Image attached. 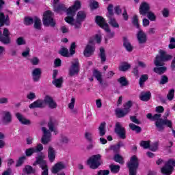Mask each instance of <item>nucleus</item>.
<instances>
[{
  "instance_id": "obj_1",
  "label": "nucleus",
  "mask_w": 175,
  "mask_h": 175,
  "mask_svg": "<svg viewBox=\"0 0 175 175\" xmlns=\"http://www.w3.org/2000/svg\"><path fill=\"white\" fill-rule=\"evenodd\" d=\"M159 54L157 55L154 58V64L155 67L153 70L157 75H163L166 72V67L163 66L165 65L164 62H167V61H170L173 59V56L172 55L166 54V51L162 49L159 51Z\"/></svg>"
},
{
  "instance_id": "obj_2",
  "label": "nucleus",
  "mask_w": 175,
  "mask_h": 175,
  "mask_svg": "<svg viewBox=\"0 0 175 175\" xmlns=\"http://www.w3.org/2000/svg\"><path fill=\"white\" fill-rule=\"evenodd\" d=\"M80 8H81V3L80 1H76L74 5L67 10L68 16L65 18L66 23H68V24H70L71 25H74L76 29L81 28L82 22H81V21L77 19L76 22L73 24V21H75V18L73 17L76 16V12H77Z\"/></svg>"
},
{
  "instance_id": "obj_3",
  "label": "nucleus",
  "mask_w": 175,
  "mask_h": 175,
  "mask_svg": "<svg viewBox=\"0 0 175 175\" xmlns=\"http://www.w3.org/2000/svg\"><path fill=\"white\" fill-rule=\"evenodd\" d=\"M57 126V122L50 120L48 122V128L49 130H47L46 127H42L41 130L42 131L43 135L41 139L42 144H48L51 142V132H54L55 135L58 133V131L55 128Z\"/></svg>"
},
{
  "instance_id": "obj_4",
  "label": "nucleus",
  "mask_w": 175,
  "mask_h": 175,
  "mask_svg": "<svg viewBox=\"0 0 175 175\" xmlns=\"http://www.w3.org/2000/svg\"><path fill=\"white\" fill-rule=\"evenodd\" d=\"M133 24L137 29H139L137 33V40L139 44H146L147 43V34L140 29V25L139 24V16L134 15L133 17Z\"/></svg>"
},
{
  "instance_id": "obj_5",
  "label": "nucleus",
  "mask_w": 175,
  "mask_h": 175,
  "mask_svg": "<svg viewBox=\"0 0 175 175\" xmlns=\"http://www.w3.org/2000/svg\"><path fill=\"white\" fill-rule=\"evenodd\" d=\"M95 21L99 27L103 28L107 32V38L108 39H111V38H114V31H111L110 30V27H109V25L105 21V18L101 16H96Z\"/></svg>"
},
{
  "instance_id": "obj_6",
  "label": "nucleus",
  "mask_w": 175,
  "mask_h": 175,
  "mask_svg": "<svg viewBox=\"0 0 175 175\" xmlns=\"http://www.w3.org/2000/svg\"><path fill=\"white\" fill-rule=\"evenodd\" d=\"M102 163L103 161H102V155L100 154L93 155L88 160V165L91 169H98Z\"/></svg>"
},
{
  "instance_id": "obj_7",
  "label": "nucleus",
  "mask_w": 175,
  "mask_h": 175,
  "mask_svg": "<svg viewBox=\"0 0 175 175\" xmlns=\"http://www.w3.org/2000/svg\"><path fill=\"white\" fill-rule=\"evenodd\" d=\"M42 23L44 27H55V22L54 21V14L51 11L48 10L44 13Z\"/></svg>"
},
{
  "instance_id": "obj_8",
  "label": "nucleus",
  "mask_w": 175,
  "mask_h": 175,
  "mask_svg": "<svg viewBox=\"0 0 175 175\" xmlns=\"http://www.w3.org/2000/svg\"><path fill=\"white\" fill-rule=\"evenodd\" d=\"M4 5L5 1L0 0V27L4 25H7V27L10 25V18H9V15L7 14L5 16V13L2 12Z\"/></svg>"
},
{
  "instance_id": "obj_9",
  "label": "nucleus",
  "mask_w": 175,
  "mask_h": 175,
  "mask_svg": "<svg viewBox=\"0 0 175 175\" xmlns=\"http://www.w3.org/2000/svg\"><path fill=\"white\" fill-rule=\"evenodd\" d=\"M155 126L159 132H163L165 131V125L170 129H173V122L170 120L160 119V121L155 122Z\"/></svg>"
},
{
  "instance_id": "obj_10",
  "label": "nucleus",
  "mask_w": 175,
  "mask_h": 175,
  "mask_svg": "<svg viewBox=\"0 0 175 175\" xmlns=\"http://www.w3.org/2000/svg\"><path fill=\"white\" fill-rule=\"evenodd\" d=\"M80 72V63L79 62V59H74L71 62V66L69 68L68 75L70 77L73 76H77Z\"/></svg>"
},
{
  "instance_id": "obj_11",
  "label": "nucleus",
  "mask_w": 175,
  "mask_h": 175,
  "mask_svg": "<svg viewBox=\"0 0 175 175\" xmlns=\"http://www.w3.org/2000/svg\"><path fill=\"white\" fill-rule=\"evenodd\" d=\"M175 160L174 159H170L166 163L164 167L161 168V173L165 175H170L174 170Z\"/></svg>"
},
{
  "instance_id": "obj_12",
  "label": "nucleus",
  "mask_w": 175,
  "mask_h": 175,
  "mask_svg": "<svg viewBox=\"0 0 175 175\" xmlns=\"http://www.w3.org/2000/svg\"><path fill=\"white\" fill-rule=\"evenodd\" d=\"M36 165H40V167L42 170L41 175H49V168L46 161L43 160V156H38L36 158V162L33 165L36 166Z\"/></svg>"
},
{
  "instance_id": "obj_13",
  "label": "nucleus",
  "mask_w": 175,
  "mask_h": 175,
  "mask_svg": "<svg viewBox=\"0 0 175 175\" xmlns=\"http://www.w3.org/2000/svg\"><path fill=\"white\" fill-rule=\"evenodd\" d=\"M95 53V40L90 39L89 40L88 44L86 45L84 51L83 55L85 57H91V55H94Z\"/></svg>"
},
{
  "instance_id": "obj_14",
  "label": "nucleus",
  "mask_w": 175,
  "mask_h": 175,
  "mask_svg": "<svg viewBox=\"0 0 175 175\" xmlns=\"http://www.w3.org/2000/svg\"><path fill=\"white\" fill-rule=\"evenodd\" d=\"M114 132L120 139H126V131L120 122H116L115 124Z\"/></svg>"
},
{
  "instance_id": "obj_15",
  "label": "nucleus",
  "mask_w": 175,
  "mask_h": 175,
  "mask_svg": "<svg viewBox=\"0 0 175 175\" xmlns=\"http://www.w3.org/2000/svg\"><path fill=\"white\" fill-rule=\"evenodd\" d=\"M65 167H66V166L64 163L62 162L57 163L52 168V173L53 174H57V175H65V172H61V170H64Z\"/></svg>"
},
{
  "instance_id": "obj_16",
  "label": "nucleus",
  "mask_w": 175,
  "mask_h": 175,
  "mask_svg": "<svg viewBox=\"0 0 175 175\" xmlns=\"http://www.w3.org/2000/svg\"><path fill=\"white\" fill-rule=\"evenodd\" d=\"M139 10L141 16H146L148 12L151 10V6L148 3L144 1L141 3Z\"/></svg>"
},
{
  "instance_id": "obj_17",
  "label": "nucleus",
  "mask_w": 175,
  "mask_h": 175,
  "mask_svg": "<svg viewBox=\"0 0 175 175\" xmlns=\"http://www.w3.org/2000/svg\"><path fill=\"white\" fill-rule=\"evenodd\" d=\"M139 159L136 155L132 157V175L137 174V169H139Z\"/></svg>"
},
{
  "instance_id": "obj_18",
  "label": "nucleus",
  "mask_w": 175,
  "mask_h": 175,
  "mask_svg": "<svg viewBox=\"0 0 175 175\" xmlns=\"http://www.w3.org/2000/svg\"><path fill=\"white\" fill-rule=\"evenodd\" d=\"M2 120L5 122V124H10L12 122L13 118L12 116V113L9 111H3L1 112Z\"/></svg>"
},
{
  "instance_id": "obj_19",
  "label": "nucleus",
  "mask_w": 175,
  "mask_h": 175,
  "mask_svg": "<svg viewBox=\"0 0 175 175\" xmlns=\"http://www.w3.org/2000/svg\"><path fill=\"white\" fill-rule=\"evenodd\" d=\"M31 76L33 81L35 82L39 81L40 80V77L42 76V68H36L32 70Z\"/></svg>"
},
{
  "instance_id": "obj_20",
  "label": "nucleus",
  "mask_w": 175,
  "mask_h": 175,
  "mask_svg": "<svg viewBox=\"0 0 175 175\" xmlns=\"http://www.w3.org/2000/svg\"><path fill=\"white\" fill-rule=\"evenodd\" d=\"M29 109H43L44 107V101L42 99H38L29 106Z\"/></svg>"
},
{
  "instance_id": "obj_21",
  "label": "nucleus",
  "mask_w": 175,
  "mask_h": 175,
  "mask_svg": "<svg viewBox=\"0 0 175 175\" xmlns=\"http://www.w3.org/2000/svg\"><path fill=\"white\" fill-rule=\"evenodd\" d=\"M44 102L46 105H49L50 109H55L57 107V103L54 102V100L50 96H46Z\"/></svg>"
},
{
  "instance_id": "obj_22",
  "label": "nucleus",
  "mask_w": 175,
  "mask_h": 175,
  "mask_svg": "<svg viewBox=\"0 0 175 175\" xmlns=\"http://www.w3.org/2000/svg\"><path fill=\"white\" fill-rule=\"evenodd\" d=\"M16 117L18 121L23 124V125H29L31 124V121L29 120H27L20 113H16Z\"/></svg>"
},
{
  "instance_id": "obj_23",
  "label": "nucleus",
  "mask_w": 175,
  "mask_h": 175,
  "mask_svg": "<svg viewBox=\"0 0 175 175\" xmlns=\"http://www.w3.org/2000/svg\"><path fill=\"white\" fill-rule=\"evenodd\" d=\"M161 117H162V114L161 113H155L152 116L151 113H149L146 115V118H148V120H150V121H156V122H157V121H161V120H163L162 118H161Z\"/></svg>"
},
{
  "instance_id": "obj_24",
  "label": "nucleus",
  "mask_w": 175,
  "mask_h": 175,
  "mask_svg": "<svg viewBox=\"0 0 175 175\" xmlns=\"http://www.w3.org/2000/svg\"><path fill=\"white\" fill-rule=\"evenodd\" d=\"M48 158L50 162H54L55 159V149L53 146H49L48 148Z\"/></svg>"
},
{
  "instance_id": "obj_25",
  "label": "nucleus",
  "mask_w": 175,
  "mask_h": 175,
  "mask_svg": "<svg viewBox=\"0 0 175 175\" xmlns=\"http://www.w3.org/2000/svg\"><path fill=\"white\" fill-rule=\"evenodd\" d=\"M139 99L143 102H148L149 99H151V92H142L139 95Z\"/></svg>"
},
{
  "instance_id": "obj_26",
  "label": "nucleus",
  "mask_w": 175,
  "mask_h": 175,
  "mask_svg": "<svg viewBox=\"0 0 175 175\" xmlns=\"http://www.w3.org/2000/svg\"><path fill=\"white\" fill-rule=\"evenodd\" d=\"M93 76L96 79L100 85H103V79H102V72L98 71V70H94L93 72Z\"/></svg>"
},
{
  "instance_id": "obj_27",
  "label": "nucleus",
  "mask_w": 175,
  "mask_h": 175,
  "mask_svg": "<svg viewBox=\"0 0 175 175\" xmlns=\"http://www.w3.org/2000/svg\"><path fill=\"white\" fill-rule=\"evenodd\" d=\"M62 83H64V78L62 77L59 79L56 78L52 81L53 85L57 88H61V87H62Z\"/></svg>"
},
{
  "instance_id": "obj_28",
  "label": "nucleus",
  "mask_w": 175,
  "mask_h": 175,
  "mask_svg": "<svg viewBox=\"0 0 175 175\" xmlns=\"http://www.w3.org/2000/svg\"><path fill=\"white\" fill-rule=\"evenodd\" d=\"M123 46L127 51H132V44L126 37L123 38Z\"/></svg>"
},
{
  "instance_id": "obj_29",
  "label": "nucleus",
  "mask_w": 175,
  "mask_h": 175,
  "mask_svg": "<svg viewBox=\"0 0 175 175\" xmlns=\"http://www.w3.org/2000/svg\"><path fill=\"white\" fill-rule=\"evenodd\" d=\"M98 131H99L100 136L103 137L106 135V122H103L100 124L98 127Z\"/></svg>"
},
{
  "instance_id": "obj_30",
  "label": "nucleus",
  "mask_w": 175,
  "mask_h": 175,
  "mask_svg": "<svg viewBox=\"0 0 175 175\" xmlns=\"http://www.w3.org/2000/svg\"><path fill=\"white\" fill-rule=\"evenodd\" d=\"M131 64H128L126 62H123L120 64V66H119V70L120 72H126L128 69H130Z\"/></svg>"
},
{
  "instance_id": "obj_31",
  "label": "nucleus",
  "mask_w": 175,
  "mask_h": 175,
  "mask_svg": "<svg viewBox=\"0 0 175 175\" xmlns=\"http://www.w3.org/2000/svg\"><path fill=\"white\" fill-rule=\"evenodd\" d=\"M109 18V23L111 27L113 28H120V25H118V23H117V21H116V18H114V16H108Z\"/></svg>"
},
{
  "instance_id": "obj_32",
  "label": "nucleus",
  "mask_w": 175,
  "mask_h": 175,
  "mask_svg": "<svg viewBox=\"0 0 175 175\" xmlns=\"http://www.w3.org/2000/svg\"><path fill=\"white\" fill-rule=\"evenodd\" d=\"M34 28L38 31L42 29V21L37 16L34 17Z\"/></svg>"
},
{
  "instance_id": "obj_33",
  "label": "nucleus",
  "mask_w": 175,
  "mask_h": 175,
  "mask_svg": "<svg viewBox=\"0 0 175 175\" xmlns=\"http://www.w3.org/2000/svg\"><path fill=\"white\" fill-rule=\"evenodd\" d=\"M87 17V14L84 11H79L77 15V20L83 23Z\"/></svg>"
},
{
  "instance_id": "obj_34",
  "label": "nucleus",
  "mask_w": 175,
  "mask_h": 175,
  "mask_svg": "<svg viewBox=\"0 0 175 175\" xmlns=\"http://www.w3.org/2000/svg\"><path fill=\"white\" fill-rule=\"evenodd\" d=\"M115 113L118 118H122V117H125V116L128 114L124 109H122L121 108H117L115 110Z\"/></svg>"
},
{
  "instance_id": "obj_35",
  "label": "nucleus",
  "mask_w": 175,
  "mask_h": 175,
  "mask_svg": "<svg viewBox=\"0 0 175 175\" xmlns=\"http://www.w3.org/2000/svg\"><path fill=\"white\" fill-rule=\"evenodd\" d=\"M113 161L115 162H118V163H120V165H124V157L122 156L116 154L113 157Z\"/></svg>"
},
{
  "instance_id": "obj_36",
  "label": "nucleus",
  "mask_w": 175,
  "mask_h": 175,
  "mask_svg": "<svg viewBox=\"0 0 175 175\" xmlns=\"http://www.w3.org/2000/svg\"><path fill=\"white\" fill-rule=\"evenodd\" d=\"M98 56L101 59V64L106 62V52L105 51V49L100 48V53L98 54Z\"/></svg>"
},
{
  "instance_id": "obj_37",
  "label": "nucleus",
  "mask_w": 175,
  "mask_h": 175,
  "mask_svg": "<svg viewBox=\"0 0 175 175\" xmlns=\"http://www.w3.org/2000/svg\"><path fill=\"white\" fill-rule=\"evenodd\" d=\"M118 83H120L122 87H126V85H129V82L128 80H126V78L125 77H122L118 79Z\"/></svg>"
},
{
  "instance_id": "obj_38",
  "label": "nucleus",
  "mask_w": 175,
  "mask_h": 175,
  "mask_svg": "<svg viewBox=\"0 0 175 175\" xmlns=\"http://www.w3.org/2000/svg\"><path fill=\"white\" fill-rule=\"evenodd\" d=\"M109 169L111 173L117 174L118 173V172H120V169H121V166L118 165L111 164V165H109Z\"/></svg>"
},
{
  "instance_id": "obj_39",
  "label": "nucleus",
  "mask_w": 175,
  "mask_h": 175,
  "mask_svg": "<svg viewBox=\"0 0 175 175\" xmlns=\"http://www.w3.org/2000/svg\"><path fill=\"white\" fill-rule=\"evenodd\" d=\"M148 80V75H142L139 79V87H143L144 83Z\"/></svg>"
},
{
  "instance_id": "obj_40",
  "label": "nucleus",
  "mask_w": 175,
  "mask_h": 175,
  "mask_svg": "<svg viewBox=\"0 0 175 175\" xmlns=\"http://www.w3.org/2000/svg\"><path fill=\"white\" fill-rule=\"evenodd\" d=\"M59 53H60L61 55H62V57H72L70 53H69V51L66 48H62Z\"/></svg>"
},
{
  "instance_id": "obj_41",
  "label": "nucleus",
  "mask_w": 175,
  "mask_h": 175,
  "mask_svg": "<svg viewBox=\"0 0 175 175\" xmlns=\"http://www.w3.org/2000/svg\"><path fill=\"white\" fill-rule=\"evenodd\" d=\"M151 143V141H141L139 143L140 147H142L144 150H147L148 148H150V144Z\"/></svg>"
},
{
  "instance_id": "obj_42",
  "label": "nucleus",
  "mask_w": 175,
  "mask_h": 175,
  "mask_svg": "<svg viewBox=\"0 0 175 175\" xmlns=\"http://www.w3.org/2000/svg\"><path fill=\"white\" fill-rule=\"evenodd\" d=\"M24 170L25 173H27V174H33L36 172V170L35 169H33L32 166L31 165H26Z\"/></svg>"
},
{
  "instance_id": "obj_43",
  "label": "nucleus",
  "mask_w": 175,
  "mask_h": 175,
  "mask_svg": "<svg viewBox=\"0 0 175 175\" xmlns=\"http://www.w3.org/2000/svg\"><path fill=\"white\" fill-rule=\"evenodd\" d=\"M132 106V101L129 100L127 103H126L125 104H124V111L128 114V113H129L130 111V109Z\"/></svg>"
},
{
  "instance_id": "obj_44",
  "label": "nucleus",
  "mask_w": 175,
  "mask_h": 175,
  "mask_svg": "<svg viewBox=\"0 0 175 175\" xmlns=\"http://www.w3.org/2000/svg\"><path fill=\"white\" fill-rule=\"evenodd\" d=\"M114 6L113 4H109L107 7V17H111L114 16V12H113V8Z\"/></svg>"
},
{
  "instance_id": "obj_45",
  "label": "nucleus",
  "mask_w": 175,
  "mask_h": 175,
  "mask_svg": "<svg viewBox=\"0 0 175 175\" xmlns=\"http://www.w3.org/2000/svg\"><path fill=\"white\" fill-rule=\"evenodd\" d=\"M90 6L92 10H95L96 9H98V8H99V3L94 0H90Z\"/></svg>"
},
{
  "instance_id": "obj_46",
  "label": "nucleus",
  "mask_w": 175,
  "mask_h": 175,
  "mask_svg": "<svg viewBox=\"0 0 175 175\" xmlns=\"http://www.w3.org/2000/svg\"><path fill=\"white\" fill-rule=\"evenodd\" d=\"M132 131L133 132H135L137 135H139V133H142V127L135 124H132Z\"/></svg>"
},
{
  "instance_id": "obj_47",
  "label": "nucleus",
  "mask_w": 175,
  "mask_h": 175,
  "mask_svg": "<svg viewBox=\"0 0 175 175\" xmlns=\"http://www.w3.org/2000/svg\"><path fill=\"white\" fill-rule=\"evenodd\" d=\"M25 159H27V157L25 156H23L18 159V160L16 162V167H20L24 163L25 161Z\"/></svg>"
},
{
  "instance_id": "obj_48",
  "label": "nucleus",
  "mask_w": 175,
  "mask_h": 175,
  "mask_svg": "<svg viewBox=\"0 0 175 175\" xmlns=\"http://www.w3.org/2000/svg\"><path fill=\"white\" fill-rule=\"evenodd\" d=\"M146 16L150 20V21H155V18H157L155 14L150 10L147 12Z\"/></svg>"
},
{
  "instance_id": "obj_49",
  "label": "nucleus",
  "mask_w": 175,
  "mask_h": 175,
  "mask_svg": "<svg viewBox=\"0 0 175 175\" xmlns=\"http://www.w3.org/2000/svg\"><path fill=\"white\" fill-rule=\"evenodd\" d=\"M54 9H55V12H57V13L58 12H61V10L63 12H65V10H66V8L63 4H60L57 7L55 6Z\"/></svg>"
},
{
  "instance_id": "obj_50",
  "label": "nucleus",
  "mask_w": 175,
  "mask_h": 175,
  "mask_svg": "<svg viewBox=\"0 0 175 175\" xmlns=\"http://www.w3.org/2000/svg\"><path fill=\"white\" fill-rule=\"evenodd\" d=\"M34 18H32L31 17H25V25H31L33 23Z\"/></svg>"
},
{
  "instance_id": "obj_51",
  "label": "nucleus",
  "mask_w": 175,
  "mask_h": 175,
  "mask_svg": "<svg viewBox=\"0 0 175 175\" xmlns=\"http://www.w3.org/2000/svg\"><path fill=\"white\" fill-rule=\"evenodd\" d=\"M76 53V42H72L70 47V55H73Z\"/></svg>"
},
{
  "instance_id": "obj_52",
  "label": "nucleus",
  "mask_w": 175,
  "mask_h": 175,
  "mask_svg": "<svg viewBox=\"0 0 175 175\" xmlns=\"http://www.w3.org/2000/svg\"><path fill=\"white\" fill-rule=\"evenodd\" d=\"M173 98H174V89H171L167 95V98L168 100H173Z\"/></svg>"
},
{
  "instance_id": "obj_53",
  "label": "nucleus",
  "mask_w": 175,
  "mask_h": 175,
  "mask_svg": "<svg viewBox=\"0 0 175 175\" xmlns=\"http://www.w3.org/2000/svg\"><path fill=\"white\" fill-rule=\"evenodd\" d=\"M25 40H24V38L23 37H19L16 39V44L18 46H23L24 44H26Z\"/></svg>"
},
{
  "instance_id": "obj_54",
  "label": "nucleus",
  "mask_w": 175,
  "mask_h": 175,
  "mask_svg": "<svg viewBox=\"0 0 175 175\" xmlns=\"http://www.w3.org/2000/svg\"><path fill=\"white\" fill-rule=\"evenodd\" d=\"M158 146L159 144L158 142H154L153 144H150V147H149V150H150V151H157V150H158Z\"/></svg>"
},
{
  "instance_id": "obj_55",
  "label": "nucleus",
  "mask_w": 175,
  "mask_h": 175,
  "mask_svg": "<svg viewBox=\"0 0 175 175\" xmlns=\"http://www.w3.org/2000/svg\"><path fill=\"white\" fill-rule=\"evenodd\" d=\"M35 149L33 148H30L25 150L26 157H31L32 154H35Z\"/></svg>"
},
{
  "instance_id": "obj_56",
  "label": "nucleus",
  "mask_w": 175,
  "mask_h": 175,
  "mask_svg": "<svg viewBox=\"0 0 175 175\" xmlns=\"http://www.w3.org/2000/svg\"><path fill=\"white\" fill-rule=\"evenodd\" d=\"M168 48L170 50H173V49H175V38H171L170 40V44L168 45Z\"/></svg>"
},
{
  "instance_id": "obj_57",
  "label": "nucleus",
  "mask_w": 175,
  "mask_h": 175,
  "mask_svg": "<svg viewBox=\"0 0 175 175\" xmlns=\"http://www.w3.org/2000/svg\"><path fill=\"white\" fill-rule=\"evenodd\" d=\"M85 138L86 139V140H88V142H89L90 143H92V133H91L90 132L85 133Z\"/></svg>"
},
{
  "instance_id": "obj_58",
  "label": "nucleus",
  "mask_w": 175,
  "mask_h": 175,
  "mask_svg": "<svg viewBox=\"0 0 175 175\" xmlns=\"http://www.w3.org/2000/svg\"><path fill=\"white\" fill-rule=\"evenodd\" d=\"M168 81H169V78H167L165 75H163L161 77V79L159 82V84L161 85L166 84V83H167Z\"/></svg>"
},
{
  "instance_id": "obj_59",
  "label": "nucleus",
  "mask_w": 175,
  "mask_h": 175,
  "mask_svg": "<svg viewBox=\"0 0 175 175\" xmlns=\"http://www.w3.org/2000/svg\"><path fill=\"white\" fill-rule=\"evenodd\" d=\"M30 62L32 64V65H39L40 60L39 58L35 57L30 59Z\"/></svg>"
},
{
  "instance_id": "obj_60",
  "label": "nucleus",
  "mask_w": 175,
  "mask_h": 175,
  "mask_svg": "<svg viewBox=\"0 0 175 175\" xmlns=\"http://www.w3.org/2000/svg\"><path fill=\"white\" fill-rule=\"evenodd\" d=\"M33 149L36 152H40V151L43 150V145H42V144H40L37 145L35 148H33Z\"/></svg>"
},
{
  "instance_id": "obj_61",
  "label": "nucleus",
  "mask_w": 175,
  "mask_h": 175,
  "mask_svg": "<svg viewBox=\"0 0 175 175\" xmlns=\"http://www.w3.org/2000/svg\"><path fill=\"white\" fill-rule=\"evenodd\" d=\"M75 102H76V98H72L71 102L68 104V107L70 109V110H73V109H75Z\"/></svg>"
},
{
  "instance_id": "obj_62",
  "label": "nucleus",
  "mask_w": 175,
  "mask_h": 175,
  "mask_svg": "<svg viewBox=\"0 0 175 175\" xmlns=\"http://www.w3.org/2000/svg\"><path fill=\"white\" fill-rule=\"evenodd\" d=\"M27 99H29V100H33L36 98V95L33 92H30L27 95Z\"/></svg>"
},
{
  "instance_id": "obj_63",
  "label": "nucleus",
  "mask_w": 175,
  "mask_h": 175,
  "mask_svg": "<svg viewBox=\"0 0 175 175\" xmlns=\"http://www.w3.org/2000/svg\"><path fill=\"white\" fill-rule=\"evenodd\" d=\"M127 167L129 169V174L132 175V157L130 158V161L127 163Z\"/></svg>"
},
{
  "instance_id": "obj_64",
  "label": "nucleus",
  "mask_w": 175,
  "mask_h": 175,
  "mask_svg": "<svg viewBox=\"0 0 175 175\" xmlns=\"http://www.w3.org/2000/svg\"><path fill=\"white\" fill-rule=\"evenodd\" d=\"M110 173L109 170H100L98 172V175H108Z\"/></svg>"
}]
</instances>
